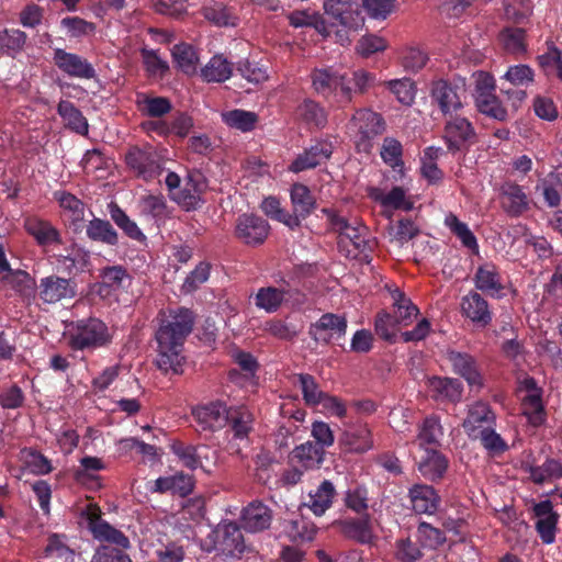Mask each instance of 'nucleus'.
I'll return each mask as SVG.
<instances>
[{"label":"nucleus","instance_id":"obj_1","mask_svg":"<svg viewBox=\"0 0 562 562\" xmlns=\"http://www.w3.org/2000/svg\"><path fill=\"white\" fill-rule=\"evenodd\" d=\"M194 314L191 310L180 307L170 310L169 314L161 318L156 331L158 342L157 367L165 373L172 371L181 373L184 357L181 356L183 344L194 326Z\"/></svg>","mask_w":562,"mask_h":562},{"label":"nucleus","instance_id":"obj_2","mask_svg":"<svg viewBox=\"0 0 562 562\" xmlns=\"http://www.w3.org/2000/svg\"><path fill=\"white\" fill-rule=\"evenodd\" d=\"M392 299L394 313H380L375 319L376 334L390 342L395 340L397 328L408 326L419 313L417 306L398 289L392 292Z\"/></svg>","mask_w":562,"mask_h":562},{"label":"nucleus","instance_id":"obj_3","mask_svg":"<svg viewBox=\"0 0 562 562\" xmlns=\"http://www.w3.org/2000/svg\"><path fill=\"white\" fill-rule=\"evenodd\" d=\"M327 215L333 231L338 233V248L347 258L357 259L366 251L369 244L366 238L368 228L364 225H351L345 217L339 216L333 210L323 209Z\"/></svg>","mask_w":562,"mask_h":562},{"label":"nucleus","instance_id":"obj_4","mask_svg":"<svg viewBox=\"0 0 562 562\" xmlns=\"http://www.w3.org/2000/svg\"><path fill=\"white\" fill-rule=\"evenodd\" d=\"M216 551L225 558H237L249 551L240 527L234 521L220 524L213 531V546L206 549L207 552Z\"/></svg>","mask_w":562,"mask_h":562},{"label":"nucleus","instance_id":"obj_5","mask_svg":"<svg viewBox=\"0 0 562 562\" xmlns=\"http://www.w3.org/2000/svg\"><path fill=\"white\" fill-rule=\"evenodd\" d=\"M102 512L97 504L89 503L82 510V517L87 519L88 529L93 538L115 544L119 549H128L131 541L121 530L116 529L101 518Z\"/></svg>","mask_w":562,"mask_h":562},{"label":"nucleus","instance_id":"obj_6","mask_svg":"<svg viewBox=\"0 0 562 562\" xmlns=\"http://www.w3.org/2000/svg\"><path fill=\"white\" fill-rule=\"evenodd\" d=\"M124 160L131 171L145 180L153 179L161 171L159 155L150 145L130 146Z\"/></svg>","mask_w":562,"mask_h":562},{"label":"nucleus","instance_id":"obj_7","mask_svg":"<svg viewBox=\"0 0 562 562\" xmlns=\"http://www.w3.org/2000/svg\"><path fill=\"white\" fill-rule=\"evenodd\" d=\"M110 339L106 325L98 318H89L77 323V333L71 336L70 345L82 350L104 346Z\"/></svg>","mask_w":562,"mask_h":562},{"label":"nucleus","instance_id":"obj_8","mask_svg":"<svg viewBox=\"0 0 562 562\" xmlns=\"http://www.w3.org/2000/svg\"><path fill=\"white\" fill-rule=\"evenodd\" d=\"M324 10L327 15L337 20L348 30L357 31L364 24V18L357 2L350 0H325Z\"/></svg>","mask_w":562,"mask_h":562},{"label":"nucleus","instance_id":"obj_9","mask_svg":"<svg viewBox=\"0 0 562 562\" xmlns=\"http://www.w3.org/2000/svg\"><path fill=\"white\" fill-rule=\"evenodd\" d=\"M334 527L347 539L367 544L373 539L371 516L364 513L358 518L348 517L334 522Z\"/></svg>","mask_w":562,"mask_h":562},{"label":"nucleus","instance_id":"obj_10","mask_svg":"<svg viewBox=\"0 0 562 562\" xmlns=\"http://www.w3.org/2000/svg\"><path fill=\"white\" fill-rule=\"evenodd\" d=\"M347 330V319L345 316L326 313L312 324L308 334L316 342L328 345L335 336L337 338L345 336Z\"/></svg>","mask_w":562,"mask_h":562},{"label":"nucleus","instance_id":"obj_11","mask_svg":"<svg viewBox=\"0 0 562 562\" xmlns=\"http://www.w3.org/2000/svg\"><path fill=\"white\" fill-rule=\"evenodd\" d=\"M293 213L286 217V226L295 229L301 225V218L307 217L316 207V200L310 189L302 183H294L291 189Z\"/></svg>","mask_w":562,"mask_h":562},{"label":"nucleus","instance_id":"obj_12","mask_svg":"<svg viewBox=\"0 0 562 562\" xmlns=\"http://www.w3.org/2000/svg\"><path fill=\"white\" fill-rule=\"evenodd\" d=\"M38 288L40 297L49 304L76 296V283L55 274L43 278Z\"/></svg>","mask_w":562,"mask_h":562},{"label":"nucleus","instance_id":"obj_13","mask_svg":"<svg viewBox=\"0 0 562 562\" xmlns=\"http://www.w3.org/2000/svg\"><path fill=\"white\" fill-rule=\"evenodd\" d=\"M146 479L140 481L134 480L132 488L140 490L149 488L153 492H193L194 481L191 475L178 473L168 477H159L157 480H149L144 484Z\"/></svg>","mask_w":562,"mask_h":562},{"label":"nucleus","instance_id":"obj_14","mask_svg":"<svg viewBox=\"0 0 562 562\" xmlns=\"http://www.w3.org/2000/svg\"><path fill=\"white\" fill-rule=\"evenodd\" d=\"M269 233L268 223L260 216L243 214L237 220L236 234L247 245H259Z\"/></svg>","mask_w":562,"mask_h":562},{"label":"nucleus","instance_id":"obj_15","mask_svg":"<svg viewBox=\"0 0 562 562\" xmlns=\"http://www.w3.org/2000/svg\"><path fill=\"white\" fill-rule=\"evenodd\" d=\"M228 407L222 402H212L192 409V415L202 430H215L227 424Z\"/></svg>","mask_w":562,"mask_h":562},{"label":"nucleus","instance_id":"obj_16","mask_svg":"<svg viewBox=\"0 0 562 562\" xmlns=\"http://www.w3.org/2000/svg\"><path fill=\"white\" fill-rule=\"evenodd\" d=\"M474 137L475 132L468 120L456 116L447 121L443 138L446 139L449 150H461L465 144L472 142Z\"/></svg>","mask_w":562,"mask_h":562},{"label":"nucleus","instance_id":"obj_17","mask_svg":"<svg viewBox=\"0 0 562 562\" xmlns=\"http://www.w3.org/2000/svg\"><path fill=\"white\" fill-rule=\"evenodd\" d=\"M55 65L72 77L85 79L94 78L95 71L90 63L76 54H70L64 49H56L54 53Z\"/></svg>","mask_w":562,"mask_h":562},{"label":"nucleus","instance_id":"obj_18","mask_svg":"<svg viewBox=\"0 0 562 562\" xmlns=\"http://www.w3.org/2000/svg\"><path fill=\"white\" fill-rule=\"evenodd\" d=\"M271 509L261 502L249 503L241 512L240 521L245 530L259 532L268 529L271 525Z\"/></svg>","mask_w":562,"mask_h":562},{"label":"nucleus","instance_id":"obj_19","mask_svg":"<svg viewBox=\"0 0 562 562\" xmlns=\"http://www.w3.org/2000/svg\"><path fill=\"white\" fill-rule=\"evenodd\" d=\"M331 145L325 142H318L311 146L303 154H300L291 164L290 170L300 172L305 169L315 168L322 161L331 156Z\"/></svg>","mask_w":562,"mask_h":562},{"label":"nucleus","instance_id":"obj_20","mask_svg":"<svg viewBox=\"0 0 562 562\" xmlns=\"http://www.w3.org/2000/svg\"><path fill=\"white\" fill-rule=\"evenodd\" d=\"M316 532L317 527L304 517L284 520L282 524V535L293 543L310 542Z\"/></svg>","mask_w":562,"mask_h":562},{"label":"nucleus","instance_id":"obj_21","mask_svg":"<svg viewBox=\"0 0 562 562\" xmlns=\"http://www.w3.org/2000/svg\"><path fill=\"white\" fill-rule=\"evenodd\" d=\"M448 359L454 371L467 380L470 385H482V376L476 368V361L469 353L449 351Z\"/></svg>","mask_w":562,"mask_h":562},{"label":"nucleus","instance_id":"obj_22","mask_svg":"<svg viewBox=\"0 0 562 562\" xmlns=\"http://www.w3.org/2000/svg\"><path fill=\"white\" fill-rule=\"evenodd\" d=\"M428 385L435 400L459 402L462 395V384L458 379L431 376Z\"/></svg>","mask_w":562,"mask_h":562},{"label":"nucleus","instance_id":"obj_23","mask_svg":"<svg viewBox=\"0 0 562 562\" xmlns=\"http://www.w3.org/2000/svg\"><path fill=\"white\" fill-rule=\"evenodd\" d=\"M339 441L348 451L359 453L368 451L373 446L371 431L366 426L346 429Z\"/></svg>","mask_w":562,"mask_h":562},{"label":"nucleus","instance_id":"obj_24","mask_svg":"<svg viewBox=\"0 0 562 562\" xmlns=\"http://www.w3.org/2000/svg\"><path fill=\"white\" fill-rule=\"evenodd\" d=\"M502 206L513 216L520 215L527 210L526 194L518 184L507 182L502 187Z\"/></svg>","mask_w":562,"mask_h":562},{"label":"nucleus","instance_id":"obj_25","mask_svg":"<svg viewBox=\"0 0 562 562\" xmlns=\"http://www.w3.org/2000/svg\"><path fill=\"white\" fill-rule=\"evenodd\" d=\"M103 463L100 459L94 457H86L81 459V469L76 471V480L83 487L88 490H101L105 485L102 484L101 477L94 474L95 471L101 470Z\"/></svg>","mask_w":562,"mask_h":562},{"label":"nucleus","instance_id":"obj_26","mask_svg":"<svg viewBox=\"0 0 562 562\" xmlns=\"http://www.w3.org/2000/svg\"><path fill=\"white\" fill-rule=\"evenodd\" d=\"M463 313L472 322L486 326L491 322L487 302L476 292L463 297L461 304Z\"/></svg>","mask_w":562,"mask_h":562},{"label":"nucleus","instance_id":"obj_27","mask_svg":"<svg viewBox=\"0 0 562 562\" xmlns=\"http://www.w3.org/2000/svg\"><path fill=\"white\" fill-rule=\"evenodd\" d=\"M352 122L358 126L364 138H371L384 131L382 116L368 109L358 110L352 116Z\"/></svg>","mask_w":562,"mask_h":562},{"label":"nucleus","instance_id":"obj_28","mask_svg":"<svg viewBox=\"0 0 562 562\" xmlns=\"http://www.w3.org/2000/svg\"><path fill=\"white\" fill-rule=\"evenodd\" d=\"M431 94L445 114L457 111L462 106L456 90L447 81L439 80L435 82Z\"/></svg>","mask_w":562,"mask_h":562},{"label":"nucleus","instance_id":"obj_29","mask_svg":"<svg viewBox=\"0 0 562 562\" xmlns=\"http://www.w3.org/2000/svg\"><path fill=\"white\" fill-rule=\"evenodd\" d=\"M171 449L176 456L183 462V464L190 469H196L198 467L205 468L203 459H209L211 450L207 447L200 449L193 446H186L181 441H175Z\"/></svg>","mask_w":562,"mask_h":562},{"label":"nucleus","instance_id":"obj_30","mask_svg":"<svg viewBox=\"0 0 562 562\" xmlns=\"http://www.w3.org/2000/svg\"><path fill=\"white\" fill-rule=\"evenodd\" d=\"M325 451L322 446L307 441L297 446L291 452V459L301 463L306 469L318 467L324 460Z\"/></svg>","mask_w":562,"mask_h":562},{"label":"nucleus","instance_id":"obj_31","mask_svg":"<svg viewBox=\"0 0 562 562\" xmlns=\"http://www.w3.org/2000/svg\"><path fill=\"white\" fill-rule=\"evenodd\" d=\"M25 228L40 245L61 244L58 231L48 222L31 218L26 221Z\"/></svg>","mask_w":562,"mask_h":562},{"label":"nucleus","instance_id":"obj_32","mask_svg":"<svg viewBox=\"0 0 562 562\" xmlns=\"http://www.w3.org/2000/svg\"><path fill=\"white\" fill-rule=\"evenodd\" d=\"M1 281L21 296L30 297L35 293L34 279L23 270H11L1 278Z\"/></svg>","mask_w":562,"mask_h":562},{"label":"nucleus","instance_id":"obj_33","mask_svg":"<svg viewBox=\"0 0 562 562\" xmlns=\"http://www.w3.org/2000/svg\"><path fill=\"white\" fill-rule=\"evenodd\" d=\"M252 415L244 406L228 407L227 424L236 438H245L251 430Z\"/></svg>","mask_w":562,"mask_h":562},{"label":"nucleus","instance_id":"obj_34","mask_svg":"<svg viewBox=\"0 0 562 562\" xmlns=\"http://www.w3.org/2000/svg\"><path fill=\"white\" fill-rule=\"evenodd\" d=\"M178 494V506L181 508L183 518H189L193 521H200L205 516V498L202 494Z\"/></svg>","mask_w":562,"mask_h":562},{"label":"nucleus","instance_id":"obj_35","mask_svg":"<svg viewBox=\"0 0 562 562\" xmlns=\"http://www.w3.org/2000/svg\"><path fill=\"white\" fill-rule=\"evenodd\" d=\"M57 110L59 115L66 121L69 128L81 135H86L88 133V123L86 117L70 101H60Z\"/></svg>","mask_w":562,"mask_h":562},{"label":"nucleus","instance_id":"obj_36","mask_svg":"<svg viewBox=\"0 0 562 562\" xmlns=\"http://www.w3.org/2000/svg\"><path fill=\"white\" fill-rule=\"evenodd\" d=\"M492 416V411L487 404L482 402L475 403L470 409L468 417L463 420L462 427L469 436L476 437L475 431L488 423Z\"/></svg>","mask_w":562,"mask_h":562},{"label":"nucleus","instance_id":"obj_37","mask_svg":"<svg viewBox=\"0 0 562 562\" xmlns=\"http://www.w3.org/2000/svg\"><path fill=\"white\" fill-rule=\"evenodd\" d=\"M201 75L207 82H223L232 75V64L222 56H214L207 65L202 68Z\"/></svg>","mask_w":562,"mask_h":562},{"label":"nucleus","instance_id":"obj_38","mask_svg":"<svg viewBox=\"0 0 562 562\" xmlns=\"http://www.w3.org/2000/svg\"><path fill=\"white\" fill-rule=\"evenodd\" d=\"M87 235L94 241H101L111 246L117 244V233L109 221L93 218L87 226Z\"/></svg>","mask_w":562,"mask_h":562},{"label":"nucleus","instance_id":"obj_39","mask_svg":"<svg viewBox=\"0 0 562 562\" xmlns=\"http://www.w3.org/2000/svg\"><path fill=\"white\" fill-rule=\"evenodd\" d=\"M172 56L177 66L187 75L196 72L199 57L194 48L186 43L175 45Z\"/></svg>","mask_w":562,"mask_h":562},{"label":"nucleus","instance_id":"obj_40","mask_svg":"<svg viewBox=\"0 0 562 562\" xmlns=\"http://www.w3.org/2000/svg\"><path fill=\"white\" fill-rule=\"evenodd\" d=\"M426 452L428 457L419 463V471L431 480L440 479L448 467L446 458L435 448H426Z\"/></svg>","mask_w":562,"mask_h":562},{"label":"nucleus","instance_id":"obj_41","mask_svg":"<svg viewBox=\"0 0 562 562\" xmlns=\"http://www.w3.org/2000/svg\"><path fill=\"white\" fill-rule=\"evenodd\" d=\"M416 540L423 549L435 550L446 541L443 531L430 524L420 522L416 531Z\"/></svg>","mask_w":562,"mask_h":562},{"label":"nucleus","instance_id":"obj_42","mask_svg":"<svg viewBox=\"0 0 562 562\" xmlns=\"http://www.w3.org/2000/svg\"><path fill=\"white\" fill-rule=\"evenodd\" d=\"M109 209L111 218L128 237L140 241L145 239V235L138 228L136 223L131 221L126 213L116 203H110Z\"/></svg>","mask_w":562,"mask_h":562},{"label":"nucleus","instance_id":"obj_43","mask_svg":"<svg viewBox=\"0 0 562 562\" xmlns=\"http://www.w3.org/2000/svg\"><path fill=\"white\" fill-rule=\"evenodd\" d=\"M344 76H339L327 69H316L312 74L313 87L318 93L329 94L342 83Z\"/></svg>","mask_w":562,"mask_h":562},{"label":"nucleus","instance_id":"obj_44","mask_svg":"<svg viewBox=\"0 0 562 562\" xmlns=\"http://www.w3.org/2000/svg\"><path fill=\"white\" fill-rule=\"evenodd\" d=\"M442 434L439 419L437 417H428L424 420L423 427L418 434L419 446L426 448H435L438 450L439 436Z\"/></svg>","mask_w":562,"mask_h":562},{"label":"nucleus","instance_id":"obj_45","mask_svg":"<svg viewBox=\"0 0 562 562\" xmlns=\"http://www.w3.org/2000/svg\"><path fill=\"white\" fill-rule=\"evenodd\" d=\"M476 106L481 113L493 119L499 121L506 119L507 112L505 108L502 106L498 98L493 93H479L476 95Z\"/></svg>","mask_w":562,"mask_h":562},{"label":"nucleus","instance_id":"obj_46","mask_svg":"<svg viewBox=\"0 0 562 562\" xmlns=\"http://www.w3.org/2000/svg\"><path fill=\"white\" fill-rule=\"evenodd\" d=\"M474 281L475 286L485 293L494 294L503 289L494 268L479 267Z\"/></svg>","mask_w":562,"mask_h":562},{"label":"nucleus","instance_id":"obj_47","mask_svg":"<svg viewBox=\"0 0 562 562\" xmlns=\"http://www.w3.org/2000/svg\"><path fill=\"white\" fill-rule=\"evenodd\" d=\"M420 544L409 537L397 539L395 542V558L400 562H417L423 558Z\"/></svg>","mask_w":562,"mask_h":562},{"label":"nucleus","instance_id":"obj_48","mask_svg":"<svg viewBox=\"0 0 562 562\" xmlns=\"http://www.w3.org/2000/svg\"><path fill=\"white\" fill-rule=\"evenodd\" d=\"M409 498L416 514L432 515L441 510L438 494H409Z\"/></svg>","mask_w":562,"mask_h":562},{"label":"nucleus","instance_id":"obj_49","mask_svg":"<svg viewBox=\"0 0 562 562\" xmlns=\"http://www.w3.org/2000/svg\"><path fill=\"white\" fill-rule=\"evenodd\" d=\"M203 15L207 21L217 26L235 25V18L231 9L222 2H214L211 5L204 7Z\"/></svg>","mask_w":562,"mask_h":562},{"label":"nucleus","instance_id":"obj_50","mask_svg":"<svg viewBox=\"0 0 562 562\" xmlns=\"http://www.w3.org/2000/svg\"><path fill=\"white\" fill-rule=\"evenodd\" d=\"M223 119L231 127L241 130L243 132H248L255 127L258 116L254 112L233 110L224 113Z\"/></svg>","mask_w":562,"mask_h":562},{"label":"nucleus","instance_id":"obj_51","mask_svg":"<svg viewBox=\"0 0 562 562\" xmlns=\"http://www.w3.org/2000/svg\"><path fill=\"white\" fill-rule=\"evenodd\" d=\"M284 291L277 288H261L256 295V305L267 312H276L283 301Z\"/></svg>","mask_w":562,"mask_h":562},{"label":"nucleus","instance_id":"obj_52","mask_svg":"<svg viewBox=\"0 0 562 562\" xmlns=\"http://www.w3.org/2000/svg\"><path fill=\"white\" fill-rule=\"evenodd\" d=\"M446 224L449 226L451 232L458 238H460V240L462 241L464 247H467L469 249H475V250L477 249V243H476L475 236L469 229L467 224L460 222L459 218L454 214L450 213L446 217Z\"/></svg>","mask_w":562,"mask_h":562},{"label":"nucleus","instance_id":"obj_53","mask_svg":"<svg viewBox=\"0 0 562 562\" xmlns=\"http://www.w3.org/2000/svg\"><path fill=\"white\" fill-rule=\"evenodd\" d=\"M297 376L306 404H321L326 393L319 391L318 384L316 383L314 376L304 373H301Z\"/></svg>","mask_w":562,"mask_h":562},{"label":"nucleus","instance_id":"obj_54","mask_svg":"<svg viewBox=\"0 0 562 562\" xmlns=\"http://www.w3.org/2000/svg\"><path fill=\"white\" fill-rule=\"evenodd\" d=\"M297 115L306 123L323 126L326 123L324 110L314 101L305 100L297 108Z\"/></svg>","mask_w":562,"mask_h":562},{"label":"nucleus","instance_id":"obj_55","mask_svg":"<svg viewBox=\"0 0 562 562\" xmlns=\"http://www.w3.org/2000/svg\"><path fill=\"white\" fill-rule=\"evenodd\" d=\"M499 38L504 48L513 54L522 53L525 50V31L522 29H506Z\"/></svg>","mask_w":562,"mask_h":562},{"label":"nucleus","instance_id":"obj_56","mask_svg":"<svg viewBox=\"0 0 562 562\" xmlns=\"http://www.w3.org/2000/svg\"><path fill=\"white\" fill-rule=\"evenodd\" d=\"M387 86L401 103L409 105L414 101L415 83L411 79L391 80Z\"/></svg>","mask_w":562,"mask_h":562},{"label":"nucleus","instance_id":"obj_57","mask_svg":"<svg viewBox=\"0 0 562 562\" xmlns=\"http://www.w3.org/2000/svg\"><path fill=\"white\" fill-rule=\"evenodd\" d=\"M124 550L112 546H100L94 551L91 562H133Z\"/></svg>","mask_w":562,"mask_h":562},{"label":"nucleus","instance_id":"obj_58","mask_svg":"<svg viewBox=\"0 0 562 562\" xmlns=\"http://www.w3.org/2000/svg\"><path fill=\"white\" fill-rule=\"evenodd\" d=\"M524 414L528 416L529 422L533 426L543 423V405L539 394H529L524 398Z\"/></svg>","mask_w":562,"mask_h":562},{"label":"nucleus","instance_id":"obj_59","mask_svg":"<svg viewBox=\"0 0 562 562\" xmlns=\"http://www.w3.org/2000/svg\"><path fill=\"white\" fill-rule=\"evenodd\" d=\"M533 80V72L531 68L526 65H517L510 67L505 76L502 78L501 85L505 87L506 83L514 86H522Z\"/></svg>","mask_w":562,"mask_h":562},{"label":"nucleus","instance_id":"obj_60","mask_svg":"<svg viewBox=\"0 0 562 562\" xmlns=\"http://www.w3.org/2000/svg\"><path fill=\"white\" fill-rule=\"evenodd\" d=\"M26 41V35L20 30H4L0 32V49L10 53L20 50Z\"/></svg>","mask_w":562,"mask_h":562},{"label":"nucleus","instance_id":"obj_61","mask_svg":"<svg viewBox=\"0 0 562 562\" xmlns=\"http://www.w3.org/2000/svg\"><path fill=\"white\" fill-rule=\"evenodd\" d=\"M24 462L26 467L34 473L45 474L52 471L49 460L41 452L34 449L23 450Z\"/></svg>","mask_w":562,"mask_h":562},{"label":"nucleus","instance_id":"obj_62","mask_svg":"<svg viewBox=\"0 0 562 562\" xmlns=\"http://www.w3.org/2000/svg\"><path fill=\"white\" fill-rule=\"evenodd\" d=\"M381 156L383 160L394 167L403 166L402 160V145L401 143L392 137H386L383 142V146L381 149Z\"/></svg>","mask_w":562,"mask_h":562},{"label":"nucleus","instance_id":"obj_63","mask_svg":"<svg viewBox=\"0 0 562 562\" xmlns=\"http://www.w3.org/2000/svg\"><path fill=\"white\" fill-rule=\"evenodd\" d=\"M101 277L102 284L99 292L102 293L105 290V293L109 294L110 288L121 286L124 277H126V270L121 266L108 267L102 270Z\"/></svg>","mask_w":562,"mask_h":562},{"label":"nucleus","instance_id":"obj_64","mask_svg":"<svg viewBox=\"0 0 562 562\" xmlns=\"http://www.w3.org/2000/svg\"><path fill=\"white\" fill-rule=\"evenodd\" d=\"M427 55L418 48H408L402 57V66L407 71H418L425 67Z\"/></svg>","mask_w":562,"mask_h":562}]
</instances>
